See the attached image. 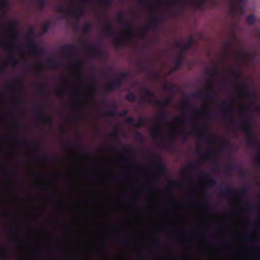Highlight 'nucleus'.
I'll use <instances>...</instances> for the list:
<instances>
[{
	"label": "nucleus",
	"mask_w": 260,
	"mask_h": 260,
	"mask_svg": "<svg viewBox=\"0 0 260 260\" xmlns=\"http://www.w3.org/2000/svg\"><path fill=\"white\" fill-rule=\"evenodd\" d=\"M129 76L128 72H122L119 74V77L111 80L106 85L105 88L107 91L111 92L115 88H118L121 86L123 82Z\"/></svg>",
	"instance_id": "obj_4"
},
{
	"label": "nucleus",
	"mask_w": 260,
	"mask_h": 260,
	"mask_svg": "<svg viewBox=\"0 0 260 260\" xmlns=\"http://www.w3.org/2000/svg\"><path fill=\"white\" fill-rule=\"evenodd\" d=\"M82 45L88 46L93 56L101 58L104 56V52L101 49L100 44L98 43L88 45L85 42H82Z\"/></svg>",
	"instance_id": "obj_10"
},
{
	"label": "nucleus",
	"mask_w": 260,
	"mask_h": 260,
	"mask_svg": "<svg viewBox=\"0 0 260 260\" xmlns=\"http://www.w3.org/2000/svg\"><path fill=\"white\" fill-rule=\"evenodd\" d=\"M22 128V126L19 123H17L14 125V128L16 130H21Z\"/></svg>",
	"instance_id": "obj_63"
},
{
	"label": "nucleus",
	"mask_w": 260,
	"mask_h": 260,
	"mask_svg": "<svg viewBox=\"0 0 260 260\" xmlns=\"http://www.w3.org/2000/svg\"><path fill=\"white\" fill-rule=\"evenodd\" d=\"M122 148L124 150L126 153L131 154L132 152V149L128 146L122 145Z\"/></svg>",
	"instance_id": "obj_56"
},
{
	"label": "nucleus",
	"mask_w": 260,
	"mask_h": 260,
	"mask_svg": "<svg viewBox=\"0 0 260 260\" xmlns=\"http://www.w3.org/2000/svg\"><path fill=\"white\" fill-rule=\"evenodd\" d=\"M165 110L162 109V111L158 114L157 118L159 120L168 121V117Z\"/></svg>",
	"instance_id": "obj_30"
},
{
	"label": "nucleus",
	"mask_w": 260,
	"mask_h": 260,
	"mask_svg": "<svg viewBox=\"0 0 260 260\" xmlns=\"http://www.w3.org/2000/svg\"><path fill=\"white\" fill-rule=\"evenodd\" d=\"M125 122L127 124L129 125H135L134 118L133 116L127 117L125 119Z\"/></svg>",
	"instance_id": "obj_41"
},
{
	"label": "nucleus",
	"mask_w": 260,
	"mask_h": 260,
	"mask_svg": "<svg viewBox=\"0 0 260 260\" xmlns=\"http://www.w3.org/2000/svg\"><path fill=\"white\" fill-rule=\"evenodd\" d=\"M8 61L9 63L11 64H13L14 66H15L18 62L17 59L14 55L10 56L8 57Z\"/></svg>",
	"instance_id": "obj_39"
},
{
	"label": "nucleus",
	"mask_w": 260,
	"mask_h": 260,
	"mask_svg": "<svg viewBox=\"0 0 260 260\" xmlns=\"http://www.w3.org/2000/svg\"><path fill=\"white\" fill-rule=\"evenodd\" d=\"M197 150L198 152L202 154L203 158L204 159H206V158L208 157L211 154H214L215 153V151L214 150H211L207 152L203 153L202 150L199 147H198Z\"/></svg>",
	"instance_id": "obj_31"
},
{
	"label": "nucleus",
	"mask_w": 260,
	"mask_h": 260,
	"mask_svg": "<svg viewBox=\"0 0 260 260\" xmlns=\"http://www.w3.org/2000/svg\"><path fill=\"white\" fill-rule=\"evenodd\" d=\"M92 30V25L89 23H86L82 28V31L84 35L88 34Z\"/></svg>",
	"instance_id": "obj_27"
},
{
	"label": "nucleus",
	"mask_w": 260,
	"mask_h": 260,
	"mask_svg": "<svg viewBox=\"0 0 260 260\" xmlns=\"http://www.w3.org/2000/svg\"><path fill=\"white\" fill-rule=\"evenodd\" d=\"M50 23L49 22H46L44 23L43 25V30L41 35H43L47 32L48 31L49 27H50Z\"/></svg>",
	"instance_id": "obj_43"
},
{
	"label": "nucleus",
	"mask_w": 260,
	"mask_h": 260,
	"mask_svg": "<svg viewBox=\"0 0 260 260\" xmlns=\"http://www.w3.org/2000/svg\"><path fill=\"white\" fill-rule=\"evenodd\" d=\"M7 86L8 88L13 90L14 92L13 98L17 100L20 94V91L18 87L16 86V81H14L8 83L7 84Z\"/></svg>",
	"instance_id": "obj_18"
},
{
	"label": "nucleus",
	"mask_w": 260,
	"mask_h": 260,
	"mask_svg": "<svg viewBox=\"0 0 260 260\" xmlns=\"http://www.w3.org/2000/svg\"><path fill=\"white\" fill-rule=\"evenodd\" d=\"M151 135L153 139H156L158 137H160L162 136L160 132V127L159 126H155L153 128L151 133Z\"/></svg>",
	"instance_id": "obj_24"
},
{
	"label": "nucleus",
	"mask_w": 260,
	"mask_h": 260,
	"mask_svg": "<svg viewBox=\"0 0 260 260\" xmlns=\"http://www.w3.org/2000/svg\"><path fill=\"white\" fill-rule=\"evenodd\" d=\"M47 65L49 68H58L59 67L58 62L54 58L49 59L47 62Z\"/></svg>",
	"instance_id": "obj_25"
},
{
	"label": "nucleus",
	"mask_w": 260,
	"mask_h": 260,
	"mask_svg": "<svg viewBox=\"0 0 260 260\" xmlns=\"http://www.w3.org/2000/svg\"><path fill=\"white\" fill-rule=\"evenodd\" d=\"M248 192V190L246 187L237 189L226 186L224 189L221 190L220 194L227 197H232L235 194H238L241 197H244L247 194Z\"/></svg>",
	"instance_id": "obj_7"
},
{
	"label": "nucleus",
	"mask_w": 260,
	"mask_h": 260,
	"mask_svg": "<svg viewBox=\"0 0 260 260\" xmlns=\"http://www.w3.org/2000/svg\"><path fill=\"white\" fill-rule=\"evenodd\" d=\"M175 88V85L174 84H172L168 85H165V89L169 90L171 91H174Z\"/></svg>",
	"instance_id": "obj_57"
},
{
	"label": "nucleus",
	"mask_w": 260,
	"mask_h": 260,
	"mask_svg": "<svg viewBox=\"0 0 260 260\" xmlns=\"http://www.w3.org/2000/svg\"><path fill=\"white\" fill-rule=\"evenodd\" d=\"M101 5L106 6L109 7L112 5V0H99Z\"/></svg>",
	"instance_id": "obj_45"
},
{
	"label": "nucleus",
	"mask_w": 260,
	"mask_h": 260,
	"mask_svg": "<svg viewBox=\"0 0 260 260\" xmlns=\"http://www.w3.org/2000/svg\"><path fill=\"white\" fill-rule=\"evenodd\" d=\"M67 143L76 149H83L84 148L83 146L80 144H77L75 143L72 142L71 141H68Z\"/></svg>",
	"instance_id": "obj_40"
},
{
	"label": "nucleus",
	"mask_w": 260,
	"mask_h": 260,
	"mask_svg": "<svg viewBox=\"0 0 260 260\" xmlns=\"http://www.w3.org/2000/svg\"><path fill=\"white\" fill-rule=\"evenodd\" d=\"M31 143V142L29 141L28 139L25 138H24L20 143V144L22 146H28Z\"/></svg>",
	"instance_id": "obj_50"
},
{
	"label": "nucleus",
	"mask_w": 260,
	"mask_h": 260,
	"mask_svg": "<svg viewBox=\"0 0 260 260\" xmlns=\"http://www.w3.org/2000/svg\"><path fill=\"white\" fill-rule=\"evenodd\" d=\"M206 87L209 90L208 91L199 92L192 94V96L205 100L210 102H215L216 101V96L213 93V85L211 80L207 81Z\"/></svg>",
	"instance_id": "obj_5"
},
{
	"label": "nucleus",
	"mask_w": 260,
	"mask_h": 260,
	"mask_svg": "<svg viewBox=\"0 0 260 260\" xmlns=\"http://www.w3.org/2000/svg\"><path fill=\"white\" fill-rule=\"evenodd\" d=\"M193 42L194 39L192 36L189 37L187 43H182L179 41L176 42V46L180 49V51L178 57L175 60L176 67L174 68V70H176L182 66L184 60V54L191 47Z\"/></svg>",
	"instance_id": "obj_2"
},
{
	"label": "nucleus",
	"mask_w": 260,
	"mask_h": 260,
	"mask_svg": "<svg viewBox=\"0 0 260 260\" xmlns=\"http://www.w3.org/2000/svg\"><path fill=\"white\" fill-rule=\"evenodd\" d=\"M235 169V166L232 164H228L225 167V169L227 171H233Z\"/></svg>",
	"instance_id": "obj_55"
},
{
	"label": "nucleus",
	"mask_w": 260,
	"mask_h": 260,
	"mask_svg": "<svg viewBox=\"0 0 260 260\" xmlns=\"http://www.w3.org/2000/svg\"><path fill=\"white\" fill-rule=\"evenodd\" d=\"M110 136L116 140H118L119 138V135L117 132H114L110 134Z\"/></svg>",
	"instance_id": "obj_60"
},
{
	"label": "nucleus",
	"mask_w": 260,
	"mask_h": 260,
	"mask_svg": "<svg viewBox=\"0 0 260 260\" xmlns=\"http://www.w3.org/2000/svg\"><path fill=\"white\" fill-rule=\"evenodd\" d=\"M213 112L211 110L206 111L204 113L203 118L204 119H207L211 117Z\"/></svg>",
	"instance_id": "obj_54"
},
{
	"label": "nucleus",
	"mask_w": 260,
	"mask_h": 260,
	"mask_svg": "<svg viewBox=\"0 0 260 260\" xmlns=\"http://www.w3.org/2000/svg\"><path fill=\"white\" fill-rule=\"evenodd\" d=\"M188 107L191 109H194L197 111H199V110L194 107V106L189 103L188 100H185L183 102L181 105V109L182 111H185L186 109V107Z\"/></svg>",
	"instance_id": "obj_26"
},
{
	"label": "nucleus",
	"mask_w": 260,
	"mask_h": 260,
	"mask_svg": "<svg viewBox=\"0 0 260 260\" xmlns=\"http://www.w3.org/2000/svg\"><path fill=\"white\" fill-rule=\"evenodd\" d=\"M154 168L159 174H162L166 169V165L163 160L159 159L154 164Z\"/></svg>",
	"instance_id": "obj_17"
},
{
	"label": "nucleus",
	"mask_w": 260,
	"mask_h": 260,
	"mask_svg": "<svg viewBox=\"0 0 260 260\" xmlns=\"http://www.w3.org/2000/svg\"><path fill=\"white\" fill-rule=\"evenodd\" d=\"M34 32L35 27L34 26H30L27 31V39L28 40V42L27 45L28 47L32 50L35 54L40 55L43 53L44 49L36 42Z\"/></svg>",
	"instance_id": "obj_3"
},
{
	"label": "nucleus",
	"mask_w": 260,
	"mask_h": 260,
	"mask_svg": "<svg viewBox=\"0 0 260 260\" xmlns=\"http://www.w3.org/2000/svg\"><path fill=\"white\" fill-rule=\"evenodd\" d=\"M255 21V17L254 15H249L247 16L246 22L249 26H252L254 24Z\"/></svg>",
	"instance_id": "obj_33"
},
{
	"label": "nucleus",
	"mask_w": 260,
	"mask_h": 260,
	"mask_svg": "<svg viewBox=\"0 0 260 260\" xmlns=\"http://www.w3.org/2000/svg\"><path fill=\"white\" fill-rule=\"evenodd\" d=\"M117 20L118 22L122 25L123 28L127 30V36L131 39L133 37V32L136 30V28L131 22L125 20V14L124 12L120 11L118 13Z\"/></svg>",
	"instance_id": "obj_6"
},
{
	"label": "nucleus",
	"mask_w": 260,
	"mask_h": 260,
	"mask_svg": "<svg viewBox=\"0 0 260 260\" xmlns=\"http://www.w3.org/2000/svg\"><path fill=\"white\" fill-rule=\"evenodd\" d=\"M90 79L92 85V90L94 92H95L98 88L96 77L95 76H93L91 77Z\"/></svg>",
	"instance_id": "obj_36"
},
{
	"label": "nucleus",
	"mask_w": 260,
	"mask_h": 260,
	"mask_svg": "<svg viewBox=\"0 0 260 260\" xmlns=\"http://www.w3.org/2000/svg\"><path fill=\"white\" fill-rule=\"evenodd\" d=\"M241 113L242 116H247L249 114V111L247 107H245L244 109H241Z\"/></svg>",
	"instance_id": "obj_52"
},
{
	"label": "nucleus",
	"mask_w": 260,
	"mask_h": 260,
	"mask_svg": "<svg viewBox=\"0 0 260 260\" xmlns=\"http://www.w3.org/2000/svg\"><path fill=\"white\" fill-rule=\"evenodd\" d=\"M80 64V60L77 59L70 64V66L72 68H77L79 67Z\"/></svg>",
	"instance_id": "obj_47"
},
{
	"label": "nucleus",
	"mask_w": 260,
	"mask_h": 260,
	"mask_svg": "<svg viewBox=\"0 0 260 260\" xmlns=\"http://www.w3.org/2000/svg\"><path fill=\"white\" fill-rule=\"evenodd\" d=\"M125 99L129 102H134L136 99V95L134 92L129 91L125 95Z\"/></svg>",
	"instance_id": "obj_28"
},
{
	"label": "nucleus",
	"mask_w": 260,
	"mask_h": 260,
	"mask_svg": "<svg viewBox=\"0 0 260 260\" xmlns=\"http://www.w3.org/2000/svg\"><path fill=\"white\" fill-rule=\"evenodd\" d=\"M240 174L243 178H247L248 176L247 172L243 169L240 170Z\"/></svg>",
	"instance_id": "obj_59"
},
{
	"label": "nucleus",
	"mask_w": 260,
	"mask_h": 260,
	"mask_svg": "<svg viewBox=\"0 0 260 260\" xmlns=\"http://www.w3.org/2000/svg\"><path fill=\"white\" fill-rule=\"evenodd\" d=\"M174 141V138L171 136L169 138V142L165 145V147L168 149H171L173 146V142Z\"/></svg>",
	"instance_id": "obj_42"
},
{
	"label": "nucleus",
	"mask_w": 260,
	"mask_h": 260,
	"mask_svg": "<svg viewBox=\"0 0 260 260\" xmlns=\"http://www.w3.org/2000/svg\"><path fill=\"white\" fill-rule=\"evenodd\" d=\"M146 124V121L142 117H139L138 119V122L135 124V126L138 128H140L145 126Z\"/></svg>",
	"instance_id": "obj_35"
},
{
	"label": "nucleus",
	"mask_w": 260,
	"mask_h": 260,
	"mask_svg": "<svg viewBox=\"0 0 260 260\" xmlns=\"http://www.w3.org/2000/svg\"><path fill=\"white\" fill-rule=\"evenodd\" d=\"M231 76L232 77L234 78L236 80H239L240 78V73L238 71H233L231 73Z\"/></svg>",
	"instance_id": "obj_46"
},
{
	"label": "nucleus",
	"mask_w": 260,
	"mask_h": 260,
	"mask_svg": "<svg viewBox=\"0 0 260 260\" xmlns=\"http://www.w3.org/2000/svg\"><path fill=\"white\" fill-rule=\"evenodd\" d=\"M56 11L57 12L75 16L77 19H79L85 13L84 9L81 7H78L76 9L66 11L61 5H57L56 6Z\"/></svg>",
	"instance_id": "obj_8"
},
{
	"label": "nucleus",
	"mask_w": 260,
	"mask_h": 260,
	"mask_svg": "<svg viewBox=\"0 0 260 260\" xmlns=\"http://www.w3.org/2000/svg\"><path fill=\"white\" fill-rule=\"evenodd\" d=\"M197 168V165L194 162H191L187 166L186 169L189 170H194Z\"/></svg>",
	"instance_id": "obj_53"
},
{
	"label": "nucleus",
	"mask_w": 260,
	"mask_h": 260,
	"mask_svg": "<svg viewBox=\"0 0 260 260\" xmlns=\"http://www.w3.org/2000/svg\"><path fill=\"white\" fill-rule=\"evenodd\" d=\"M242 5L243 4H240L239 3H236L235 1H233L232 2V8L230 10V13L232 14H235L237 8L239 9L240 11L243 12L244 11V7Z\"/></svg>",
	"instance_id": "obj_22"
},
{
	"label": "nucleus",
	"mask_w": 260,
	"mask_h": 260,
	"mask_svg": "<svg viewBox=\"0 0 260 260\" xmlns=\"http://www.w3.org/2000/svg\"><path fill=\"white\" fill-rule=\"evenodd\" d=\"M125 42V38L121 35H117L113 39V43L116 47L123 46Z\"/></svg>",
	"instance_id": "obj_20"
},
{
	"label": "nucleus",
	"mask_w": 260,
	"mask_h": 260,
	"mask_svg": "<svg viewBox=\"0 0 260 260\" xmlns=\"http://www.w3.org/2000/svg\"><path fill=\"white\" fill-rule=\"evenodd\" d=\"M249 208L252 210L256 211L258 212H260V207L256 205H250Z\"/></svg>",
	"instance_id": "obj_58"
},
{
	"label": "nucleus",
	"mask_w": 260,
	"mask_h": 260,
	"mask_svg": "<svg viewBox=\"0 0 260 260\" xmlns=\"http://www.w3.org/2000/svg\"><path fill=\"white\" fill-rule=\"evenodd\" d=\"M16 25L14 23H11L9 26V29L11 30L12 34L14 35L15 38H17L18 36V33L16 31Z\"/></svg>",
	"instance_id": "obj_34"
},
{
	"label": "nucleus",
	"mask_w": 260,
	"mask_h": 260,
	"mask_svg": "<svg viewBox=\"0 0 260 260\" xmlns=\"http://www.w3.org/2000/svg\"><path fill=\"white\" fill-rule=\"evenodd\" d=\"M212 143L215 144H220L222 147H224L226 144V141L224 140H221L217 139H215Z\"/></svg>",
	"instance_id": "obj_48"
},
{
	"label": "nucleus",
	"mask_w": 260,
	"mask_h": 260,
	"mask_svg": "<svg viewBox=\"0 0 260 260\" xmlns=\"http://www.w3.org/2000/svg\"><path fill=\"white\" fill-rule=\"evenodd\" d=\"M150 22L147 24L146 29H153L156 28L158 24L162 21V18L160 16L151 13L150 15Z\"/></svg>",
	"instance_id": "obj_11"
},
{
	"label": "nucleus",
	"mask_w": 260,
	"mask_h": 260,
	"mask_svg": "<svg viewBox=\"0 0 260 260\" xmlns=\"http://www.w3.org/2000/svg\"><path fill=\"white\" fill-rule=\"evenodd\" d=\"M207 73L210 76H213L215 75L219 74V72H218L217 69H216V68H215L214 70V72L212 71L209 68L207 70Z\"/></svg>",
	"instance_id": "obj_44"
},
{
	"label": "nucleus",
	"mask_w": 260,
	"mask_h": 260,
	"mask_svg": "<svg viewBox=\"0 0 260 260\" xmlns=\"http://www.w3.org/2000/svg\"><path fill=\"white\" fill-rule=\"evenodd\" d=\"M222 106L229 112V115L225 117L226 120H227L231 124L233 125L234 124V120L233 119V114L235 112L234 108L231 106V105L227 102H223Z\"/></svg>",
	"instance_id": "obj_12"
},
{
	"label": "nucleus",
	"mask_w": 260,
	"mask_h": 260,
	"mask_svg": "<svg viewBox=\"0 0 260 260\" xmlns=\"http://www.w3.org/2000/svg\"><path fill=\"white\" fill-rule=\"evenodd\" d=\"M9 6L8 1L7 0H2L0 2V6H2L3 7H7Z\"/></svg>",
	"instance_id": "obj_61"
},
{
	"label": "nucleus",
	"mask_w": 260,
	"mask_h": 260,
	"mask_svg": "<svg viewBox=\"0 0 260 260\" xmlns=\"http://www.w3.org/2000/svg\"><path fill=\"white\" fill-rule=\"evenodd\" d=\"M135 138L138 141H142L143 140V135L140 132H137L136 133Z\"/></svg>",
	"instance_id": "obj_51"
},
{
	"label": "nucleus",
	"mask_w": 260,
	"mask_h": 260,
	"mask_svg": "<svg viewBox=\"0 0 260 260\" xmlns=\"http://www.w3.org/2000/svg\"><path fill=\"white\" fill-rule=\"evenodd\" d=\"M125 162L127 165L131 164L133 162L132 158L131 157H128L126 158L125 159Z\"/></svg>",
	"instance_id": "obj_64"
},
{
	"label": "nucleus",
	"mask_w": 260,
	"mask_h": 260,
	"mask_svg": "<svg viewBox=\"0 0 260 260\" xmlns=\"http://www.w3.org/2000/svg\"><path fill=\"white\" fill-rule=\"evenodd\" d=\"M242 130L247 137L248 145L257 149L256 157L258 161V166L260 167V141L255 139L256 134L252 131V124L250 119L246 118L244 120Z\"/></svg>",
	"instance_id": "obj_1"
},
{
	"label": "nucleus",
	"mask_w": 260,
	"mask_h": 260,
	"mask_svg": "<svg viewBox=\"0 0 260 260\" xmlns=\"http://www.w3.org/2000/svg\"><path fill=\"white\" fill-rule=\"evenodd\" d=\"M57 93L60 95H62L64 93V89L62 88H58L56 90Z\"/></svg>",
	"instance_id": "obj_62"
},
{
	"label": "nucleus",
	"mask_w": 260,
	"mask_h": 260,
	"mask_svg": "<svg viewBox=\"0 0 260 260\" xmlns=\"http://www.w3.org/2000/svg\"><path fill=\"white\" fill-rule=\"evenodd\" d=\"M236 90L241 95L246 98H250L252 96V94L245 89L244 85H237L236 86Z\"/></svg>",
	"instance_id": "obj_19"
},
{
	"label": "nucleus",
	"mask_w": 260,
	"mask_h": 260,
	"mask_svg": "<svg viewBox=\"0 0 260 260\" xmlns=\"http://www.w3.org/2000/svg\"><path fill=\"white\" fill-rule=\"evenodd\" d=\"M39 119L44 124H49L51 127L53 125V121L50 117L45 116L44 109L42 106H38L34 108Z\"/></svg>",
	"instance_id": "obj_9"
},
{
	"label": "nucleus",
	"mask_w": 260,
	"mask_h": 260,
	"mask_svg": "<svg viewBox=\"0 0 260 260\" xmlns=\"http://www.w3.org/2000/svg\"><path fill=\"white\" fill-rule=\"evenodd\" d=\"M77 50V46L74 44H66L61 49L62 53L67 55H72Z\"/></svg>",
	"instance_id": "obj_14"
},
{
	"label": "nucleus",
	"mask_w": 260,
	"mask_h": 260,
	"mask_svg": "<svg viewBox=\"0 0 260 260\" xmlns=\"http://www.w3.org/2000/svg\"><path fill=\"white\" fill-rule=\"evenodd\" d=\"M114 110H109L106 112V116L107 117H113L116 115H118L119 117H124L128 114V111L126 109H124L121 112H117L116 108L114 107Z\"/></svg>",
	"instance_id": "obj_15"
},
{
	"label": "nucleus",
	"mask_w": 260,
	"mask_h": 260,
	"mask_svg": "<svg viewBox=\"0 0 260 260\" xmlns=\"http://www.w3.org/2000/svg\"><path fill=\"white\" fill-rule=\"evenodd\" d=\"M143 93L144 95L149 98H154L155 96V94L154 92L150 91L148 88H145L143 90Z\"/></svg>",
	"instance_id": "obj_37"
},
{
	"label": "nucleus",
	"mask_w": 260,
	"mask_h": 260,
	"mask_svg": "<svg viewBox=\"0 0 260 260\" xmlns=\"http://www.w3.org/2000/svg\"><path fill=\"white\" fill-rule=\"evenodd\" d=\"M39 93L41 94H46L50 93V91L47 88L46 84H45L44 87H41L39 89Z\"/></svg>",
	"instance_id": "obj_38"
},
{
	"label": "nucleus",
	"mask_w": 260,
	"mask_h": 260,
	"mask_svg": "<svg viewBox=\"0 0 260 260\" xmlns=\"http://www.w3.org/2000/svg\"><path fill=\"white\" fill-rule=\"evenodd\" d=\"M46 1L47 0H36L37 3L41 9L45 7L46 5Z\"/></svg>",
	"instance_id": "obj_49"
},
{
	"label": "nucleus",
	"mask_w": 260,
	"mask_h": 260,
	"mask_svg": "<svg viewBox=\"0 0 260 260\" xmlns=\"http://www.w3.org/2000/svg\"><path fill=\"white\" fill-rule=\"evenodd\" d=\"M149 66L148 67H145L143 65V64L141 62H138L137 64V67L138 68L141 69V70H148L150 68V67L152 66V64L153 63V60L151 59H148V60Z\"/></svg>",
	"instance_id": "obj_29"
},
{
	"label": "nucleus",
	"mask_w": 260,
	"mask_h": 260,
	"mask_svg": "<svg viewBox=\"0 0 260 260\" xmlns=\"http://www.w3.org/2000/svg\"><path fill=\"white\" fill-rule=\"evenodd\" d=\"M172 102V98H168L165 99L164 101L158 100L155 101V103L160 108L162 109H165L167 105L170 104Z\"/></svg>",
	"instance_id": "obj_21"
},
{
	"label": "nucleus",
	"mask_w": 260,
	"mask_h": 260,
	"mask_svg": "<svg viewBox=\"0 0 260 260\" xmlns=\"http://www.w3.org/2000/svg\"><path fill=\"white\" fill-rule=\"evenodd\" d=\"M192 120V118H188L185 114H182L175 117V120L179 124H183L184 122L188 120Z\"/></svg>",
	"instance_id": "obj_23"
},
{
	"label": "nucleus",
	"mask_w": 260,
	"mask_h": 260,
	"mask_svg": "<svg viewBox=\"0 0 260 260\" xmlns=\"http://www.w3.org/2000/svg\"><path fill=\"white\" fill-rule=\"evenodd\" d=\"M188 136H198L201 138L205 139L207 141H209L208 135L206 133H201L198 129H193L189 131L187 134L184 135L182 137L184 141H186Z\"/></svg>",
	"instance_id": "obj_13"
},
{
	"label": "nucleus",
	"mask_w": 260,
	"mask_h": 260,
	"mask_svg": "<svg viewBox=\"0 0 260 260\" xmlns=\"http://www.w3.org/2000/svg\"><path fill=\"white\" fill-rule=\"evenodd\" d=\"M217 185V181L213 178H209L205 183V185L208 186H214Z\"/></svg>",
	"instance_id": "obj_32"
},
{
	"label": "nucleus",
	"mask_w": 260,
	"mask_h": 260,
	"mask_svg": "<svg viewBox=\"0 0 260 260\" xmlns=\"http://www.w3.org/2000/svg\"><path fill=\"white\" fill-rule=\"evenodd\" d=\"M105 31L106 34V37H111L113 36L114 34V30L111 24V22L108 20H105Z\"/></svg>",
	"instance_id": "obj_16"
}]
</instances>
